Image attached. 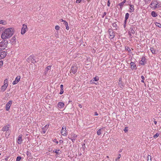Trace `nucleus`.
Segmentation results:
<instances>
[{
	"mask_svg": "<svg viewBox=\"0 0 161 161\" xmlns=\"http://www.w3.org/2000/svg\"><path fill=\"white\" fill-rule=\"evenodd\" d=\"M14 31L12 28H8L4 30L1 35V38L3 39L9 38L14 34Z\"/></svg>",
	"mask_w": 161,
	"mask_h": 161,
	"instance_id": "1",
	"label": "nucleus"
},
{
	"mask_svg": "<svg viewBox=\"0 0 161 161\" xmlns=\"http://www.w3.org/2000/svg\"><path fill=\"white\" fill-rule=\"evenodd\" d=\"M8 42L7 40H3L0 42V51L4 50L7 47Z\"/></svg>",
	"mask_w": 161,
	"mask_h": 161,
	"instance_id": "2",
	"label": "nucleus"
},
{
	"mask_svg": "<svg viewBox=\"0 0 161 161\" xmlns=\"http://www.w3.org/2000/svg\"><path fill=\"white\" fill-rule=\"evenodd\" d=\"M27 30L28 28L27 26L25 24H23L21 29V34L22 35H23Z\"/></svg>",
	"mask_w": 161,
	"mask_h": 161,
	"instance_id": "3",
	"label": "nucleus"
},
{
	"mask_svg": "<svg viewBox=\"0 0 161 161\" xmlns=\"http://www.w3.org/2000/svg\"><path fill=\"white\" fill-rule=\"evenodd\" d=\"M135 28V27L133 26H131L130 27V28L129 30V34L130 36V38H132V34H134L135 33V31L134 30V29Z\"/></svg>",
	"mask_w": 161,
	"mask_h": 161,
	"instance_id": "4",
	"label": "nucleus"
},
{
	"mask_svg": "<svg viewBox=\"0 0 161 161\" xmlns=\"http://www.w3.org/2000/svg\"><path fill=\"white\" fill-rule=\"evenodd\" d=\"M157 1L155 0L152 1L151 3L150 4V7L153 8V9H155L157 8Z\"/></svg>",
	"mask_w": 161,
	"mask_h": 161,
	"instance_id": "5",
	"label": "nucleus"
},
{
	"mask_svg": "<svg viewBox=\"0 0 161 161\" xmlns=\"http://www.w3.org/2000/svg\"><path fill=\"white\" fill-rule=\"evenodd\" d=\"M12 101L10 100L8 102L6 105L5 109L7 111H8L9 110L10 108L12 103Z\"/></svg>",
	"mask_w": 161,
	"mask_h": 161,
	"instance_id": "6",
	"label": "nucleus"
},
{
	"mask_svg": "<svg viewBox=\"0 0 161 161\" xmlns=\"http://www.w3.org/2000/svg\"><path fill=\"white\" fill-rule=\"evenodd\" d=\"M77 70V67L75 66H72L71 68L70 71L72 73L75 74L76 73Z\"/></svg>",
	"mask_w": 161,
	"mask_h": 161,
	"instance_id": "7",
	"label": "nucleus"
},
{
	"mask_svg": "<svg viewBox=\"0 0 161 161\" xmlns=\"http://www.w3.org/2000/svg\"><path fill=\"white\" fill-rule=\"evenodd\" d=\"M66 130L65 126H63L62 127V129L61 130V133L62 135L65 136L67 135L66 133Z\"/></svg>",
	"mask_w": 161,
	"mask_h": 161,
	"instance_id": "8",
	"label": "nucleus"
},
{
	"mask_svg": "<svg viewBox=\"0 0 161 161\" xmlns=\"http://www.w3.org/2000/svg\"><path fill=\"white\" fill-rule=\"evenodd\" d=\"M6 55V52L4 51L0 52V59L5 57Z\"/></svg>",
	"mask_w": 161,
	"mask_h": 161,
	"instance_id": "9",
	"label": "nucleus"
},
{
	"mask_svg": "<svg viewBox=\"0 0 161 161\" xmlns=\"http://www.w3.org/2000/svg\"><path fill=\"white\" fill-rule=\"evenodd\" d=\"M20 78V77L19 76H17L14 81L13 82V85H15L17 84L19 81Z\"/></svg>",
	"mask_w": 161,
	"mask_h": 161,
	"instance_id": "10",
	"label": "nucleus"
},
{
	"mask_svg": "<svg viewBox=\"0 0 161 161\" xmlns=\"http://www.w3.org/2000/svg\"><path fill=\"white\" fill-rule=\"evenodd\" d=\"M22 135H20L18 137V139H17V141H18L17 142H18V144H20L22 142Z\"/></svg>",
	"mask_w": 161,
	"mask_h": 161,
	"instance_id": "11",
	"label": "nucleus"
},
{
	"mask_svg": "<svg viewBox=\"0 0 161 161\" xmlns=\"http://www.w3.org/2000/svg\"><path fill=\"white\" fill-rule=\"evenodd\" d=\"M52 65H49L47 66L45 69V72L44 73V74L46 75L47 72L51 69Z\"/></svg>",
	"mask_w": 161,
	"mask_h": 161,
	"instance_id": "12",
	"label": "nucleus"
},
{
	"mask_svg": "<svg viewBox=\"0 0 161 161\" xmlns=\"http://www.w3.org/2000/svg\"><path fill=\"white\" fill-rule=\"evenodd\" d=\"M64 105V103L62 102H59L58 104V107L60 108H63Z\"/></svg>",
	"mask_w": 161,
	"mask_h": 161,
	"instance_id": "13",
	"label": "nucleus"
},
{
	"mask_svg": "<svg viewBox=\"0 0 161 161\" xmlns=\"http://www.w3.org/2000/svg\"><path fill=\"white\" fill-rule=\"evenodd\" d=\"M130 68L132 69H136V66L135 64L133 62H131L130 63Z\"/></svg>",
	"mask_w": 161,
	"mask_h": 161,
	"instance_id": "14",
	"label": "nucleus"
},
{
	"mask_svg": "<svg viewBox=\"0 0 161 161\" xmlns=\"http://www.w3.org/2000/svg\"><path fill=\"white\" fill-rule=\"evenodd\" d=\"M8 84H4L3 86H2L1 89L3 91V92H4L5 91L8 86Z\"/></svg>",
	"mask_w": 161,
	"mask_h": 161,
	"instance_id": "15",
	"label": "nucleus"
},
{
	"mask_svg": "<svg viewBox=\"0 0 161 161\" xmlns=\"http://www.w3.org/2000/svg\"><path fill=\"white\" fill-rule=\"evenodd\" d=\"M145 58L144 57H142V59L140 62V63L141 65H144L145 61Z\"/></svg>",
	"mask_w": 161,
	"mask_h": 161,
	"instance_id": "16",
	"label": "nucleus"
},
{
	"mask_svg": "<svg viewBox=\"0 0 161 161\" xmlns=\"http://www.w3.org/2000/svg\"><path fill=\"white\" fill-rule=\"evenodd\" d=\"M134 6L133 5H130V12H132L134 11Z\"/></svg>",
	"mask_w": 161,
	"mask_h": 161,
	"instance_id": "17",
	"label": "nucleus"
},
{
	"mask_svg": "<svg viewBox=\"0 0 161 161\" xmlns=\"http://www.w3.org/2000/svg\"><path fill=\"white\" fill-rule=\"evenodd\" d=\"M109 33L110 36L109 38H110L111 39L113 38L115 36L114 32H112V33Z\"/></svg>",
	"mask_w": 161,
	"mask_h": 161,
	"instance_id": "18",
	"label": "nucleus"
},
{
	"mask_svg": "<svg viewBox=\"0 0 161 161\" xmlns=\"http://www.w3.org/2000/svg\"><path fill=\"white\" fill-rule=\"evenodd\" d=\"M103 128H102L98 130L97 131V134L98 135H100L101 134V132Z\"/></svg>",
	"mask_w": 161,
	"mask_h": 161,
	"instance_id": "19",
	"label": "nucleus"
},
{
	"mask_svg": "<svg viewBox=\"0 0 161 161\" xmlns=\"http://www.w3.org/2000/svg\"><path fill=\"white\" fill-rule=\"evenodd\" d=\"M129 14L128 13H126L125 15V23L126 21V20H127L128 18L129 17Z\"/></svg>",
	"mask_w": 161,
	"mask_h": 161,
	"instance_id": "20",
	"label": "nucleus"
},
{
	"mask_svg": "<svg viewBox=\"0 0 161 161\" xmlns=\"http://www.w3.org/2000/svg\"><path fill=\"white\" fill-rule=\"evenodd\" d=\"M8 130V127L7 126H4L2 128V130L4 131Z\"/></svg>",
	"mask_w": 161,
	"mask_h": 161,
	"instance_id": "21",
	"label": "nucleus"
},
{
	"mask_svg": "<svg viewBox=\"0 0 161 161\" xmlns=\"http://www.w3.org/2000/svg\"><path fill=\"white\" fill-rule=\"evenodd\" d=\"M53 153H55L57 154H61V151L59 150H54L53 151Z\"/></svg>",
	"mask_w": 161,
	"mask_h": 161,
	"instance_id": "22",
	"label": "nucleus"
},
{
	"mask_svg": "<svg viewBox=\"0 0 161 161\" xmlns=\"http://www.w3.org/2000/svg\"><path fill=\"white\" fill-rule=\"evenodd\" d=\"M151 15L153 17H156L157 16V14L154 11H152L151 12Z\"/></svg>",
	"mask_w": 161,
	"mask_h": 161,
	"instance_id": "23",
	"label": "nucleus"
},
{
	"mask_svg": "<svg viewBox=\"0 0 161 161\" xmlns=\"http://www.w3.org/2000/svg\"><path fill=\"white\" fill-rule=\"evenodd\" d=\"M112 26L114 28V30H117V25L115 23H114L112 24Z\"/></svg>",
	"mask_w": 161,
	"mask_h": 161,
	"instance_id": "24",
	"label": "nucleus"
},
{
	"mask_svg": "<svg viewBox=\"0 0 161 161\" xmlns=\"http://www.w3.org/2000/svg\"><path fill=\"white\" fill-rule=\"evenodd\" d=\"M126 2V0H124L122 2L119 4V5L120 6H122L124 5V4Z\"/></svg>",
	"mask_w": 161,
	"mask_h": 161,
	"instance_id": "25",
	"label": "nucleus"
},
{
	"mask_svg": "<svg viewBox=\"0 0 161 161\" xmlns=\"http://www.w3.org/2000/svg\"><path fill=\"white\" fill-rule=\"evenodd\" d=\"M155 25L159 28H161V25L160 23L158 22H156Z\"/></svg>",
	"mask_w": 161,
	"mask_h": 161,
	"instance_id": "26",
	"label": "nucleus"
},
{
	"mask_svg": "<svg viewBox=\"0 0 161 161\" xmlns=\"http://www.w3.org/2000/svg\"><path fill=\"white\" fill-rule=\"evenodd\" d=\"M152 52V53L153 54H155V50L154 49L153 47H151L150 48Z\"/></svg>",
	"mask_w": 161,
	"mask_h": 161,
	"instance_id": "27",
	"label": "nucleus"
},
{
	"mask_svg": "<svg viewBox=\"0 0 161 161\" xmlns=\"http://www.w3.org/2000/svg\"><path fill=\"white\" fill-rule=\"evenodd\" d=\"M82 146L83 150L84 151L86 149L85 144L83 143V144H82Z\"/></svg>",
	"mask_w": 161,
	"mask_h": 161,
	"instance_id": "28",
	"label": "nucleus"
},
{
	"mask_svg": "<svg viewBox=\"0 0 161 161\" xmlns=\"http://www.w3.org/2000/svg\"><path fill=\"white\" fill-rule=\"evenodd\" d=\"M4 21L3 20H0V24H2L3 25H5L6 24V23L5 22H4Z\"/></svg>",
	"mask_w": 161,
	"mask_h": 161,
	"instance_id": "29",
	"label": "nucleus"
},
{
	"mask_svg": "<svg viewBox=\"0 0 161 161\" xmlns=\"http://www.w3.org/2000/svg\"><path fill=\"white\" fill-rule=\"evenodd\" d=\"M94 80L93 81H97L99 80V78L98 76H96L94 78Z\"/></svg>",
	"mask_w": 161,
	"mask_h": 161,
	"instance_id": "30",
	"label": "nucleus"
},
{
	"mask_svg": "<svg viewBox=\"0 0 161 161\" xmlns=\"http://www.w3.org/2000/svg\"><path fill=\"white\" fill-rule=\"evenodd\" d=\"M21 159V157L20 156H18L16 158V161H20Z\"/></svg>",
	"mask_w": 161,
	"mask_h": 161,
	"instance_id": "31",
	"label": "nucleus"
},
{
	"mask_svg": "<svg viewBox=\"0 0 161 161\" xmlns=\"http://www.w3.org/2000/svg\"><path fill=\"white\" fill-rule=\"evenodd\" d=\"M159 134L158 133H157L153 136V137L155 138H156L159 136Z\"/></svg>",
	"mask_w": 161,
	"mask_h": 161,
	"instance_id": "32",
	"label": "nucleus"
},
{
	"mask_svg": "<svg viewBox=\"0 0 161 161\" xmlns=\"http://www.w3.org/2000/svg\"><path fill=\"white\" fill-rule=\"evenodd\" d=\"M141 77L142 79V80H141V82H142L144 83V80H145V78H144V76L143 75H142L141 76Z\"/></svg>",
	"mask_w": 161,
	"mask_h": 161,
	"instance_id": "33",
	"label": "nucleus"
},
{
	"mask_svg": "<svg viewBox=\"0 0 161 161\" xmlns=\"http://www.w3.org/2000/svg\"><path fill=\"white\" fill-rule=\"evenodd\" d=\"M49 125H45L43 128V129H46L47 130V129L48 128Z\"/></svg>",
	"mask_w": 161,
	"mask_h": 161,
	"instance_id": "34",
	"label": "nucleus"
},
{
	"mask_svg": "<svg viewBox=\"0 0 161 161\" xmlns=\"http://www.w3.org/2000/svg\"><path fill=\"white\" fill-rule=\"evenodd\" d=\"M59 28H60V27L58 25H56L55 26V29L56 30H58L59 29Z\"/></svg>",
	"mask_w": 161,
	"mask_h": 161,
	"instance_id": "35",
	"label": "nucleus"
},
{
	"mask_svg": "<svg viewBox=\"0 0 161 161\" xmlns=\"http://www.w3.org/2000/svg\"><path fill=\"white\" fill-rule=\"evenodd\" d=\"M108 32L109 33L114 32L113 30L112 29H108Z\"/></svg>",
	"mask_w": 161,
	"mask_h": 161,
	"instance_id": "36",
	"label": "nucleus"
},
{
	"mask_svg": "<svg viewBox=\"0 0 161 161\" xmlns=\"http://www.w3.org/2000/svg\"><path fill=\"white\" fill-rule=\"evenodd\" d=\"M53 141L54 142H55L57 144H58V142L57 140V139H54L53 140Z\"/></svg>",
	"mask_w": 161,
	"mask_h": 161,
	"instance_id": "37",
	"label": "nucleus"
},
{
	"mask_svg": "<svg viewBox=\"0 0 161 161\" xmlns=\"http://www.w3.org/2000/svg\"><path fill=\"white\" fill-rule=\"evenodd\" d=\"M8 84V80L7 79L5 80L4 82V84Z\"/></svg>",
	"mask_w": 161,
	"mask_h": 161,
	"instance_id": "38",
	"label": "nucleus"
},
{
	"mask_svg": "<svg viewBox=\"0 0 161 161\" xmlns=\"http://www.w3.org/2000/svg\"><path fill=\"white\" fill-rule=\"evenodd\" d=\"M64 92V89H60V91L59 92L60 94H62Z\"/></svg>",
	"mask_w": 161,
	"mask_h": 161,
	"instance_id": "39",
	"label": "nucleus"
},
{
	"mask_svg": "<svg viewBox=\"0 0 161 161\" xmlns=\"http://www.w3.org/2000/svg\"><path fill=\"white\" fill-rule=\"evenodd\" d=\"M161 7V4H159V3L157 2V7Z\"/></svg>",
	"mask_w": 161,
	"mask_h": 161,
	"instance_id": "40",
	"label": "nucleus"
},
{
	"mask_svg": "<svg viewBox=\"0 0 161 161\" xmlns=\"http://www.w3.org/2000/svg\"><path fill=\"white\" fill-rule=\"evenodd\" d=\"M3 61L2 60L0 61V66L3 65Z\"/></svg>",
	"mask_w": 161,
	"mask_h": 161,
	"instance_id": "41",
	"label": "nucleus"
},
{
	"mask_svg": "<svg viewBox=\"0 0 161 161\" xmlns=\"http://www.w3.org/2000/svg\"><path fill=\"white\" fill-rule=\"evenodd\" d=\"M81 0H77L76 1V3H79L81 2Z\"/></svg>",
	"mask_w": 161,
	"mask_h": 161,
	"instance_id": "42",
	"label": "nucleus"
},
{
	"mask_svg": "<svg viewBox=\"0 0 161 161\" xmlns=\"http://www.w3.org/2000/svg\"><path fill=\"white\" fill-rule=\"evenodd\" d=\"M65 26L66 27V29L67 30H69V27L68 26V25H65Z\"/></svg>",
	"mask_w": 161,
	"mask_h": 161,
	"instance_id": "43",
	"label": "nucleus"
},
{
	"mask_svg": "<svg viewBox=\"0 0 161 161\" xmlns=\"http://www.w3.org/2000/svg\"><path fill=\"white\" fill-rule=\"evenodd\" d=\"M106 13L105 12L103 14V16H102V17L103 18L104 17V16L105 15H106Z\"/></svg>",
	"mask_w": 161,
	"mask_h": 161,
	"instance_id": "44",
	"label": "nucleus"
},
{
	"mask_svg": "<svg viewBox=\"0 0 161 161\" xmlns=\"http://www.w3.org/2000/svg\"><path fill=\"white\" fill-rule=\"evenodd\" d=\"M126 49L129 52L130 51V48L128 47H127L126 48Z\"/></svg>",
	"mask_w": 161,
	"mask_h": 161,
	"instance_id": "45",
	"label": "nucleus"
},
{
	"mask_svg": "<svg viewBox=\"0 0 161 161\" xmlns=\"http://www.w3.org/2000/svg\"><path fill=\"white\" fill-rule=\"evenodd\" d=\"M107 5H108V7H109L110 6V1L109 0L108 2Z\"/></svg>",
	"mask_w": 161,
	"mask_h": 161,
	"instance_id": "46",
	"label": "nucleus"
},
{
	"mask_svg": "<svg viewBox=\"0 0 161 161\" xmlns=\"http://www.w3.org/2000/svg\"><path fill=\"white\" fill-rule=\"evenodd\" d=\"M60 89H64L63 85L62 84L60 85Z\"/></svg>",
	"mask_w": 161,
	"mask_h": 161,
	"instance_id": "47",
	"label": "nucleus"
},
{
	"mask_svg": "<svg viewBox=\"0 0 161 161\" xmlns=\"http://www.w3.org/2000/svg\"><path fill=\"white\" fill-rule=\"evenodd\" d=\"M64 24L65 25H67L68 24V23L65 21H64Z\"/></svg>",
	"mask_w": 161,
	"mask_h": 161,
	"instance_id": "48",
	"label": "nucleus"
},
{
	"mask_svg": "<svg viewBox=\"0 0 161 161\" xmlns=\"http://www.w3.org/2000/svg\"><path fill=\"white\" fill-rule=\"evenodd\" d=\"M121 157V155L120 154H119L117 158L119 159Z\"/></svg>",
	"mask_w": 161,
	"mask_h": 161,
	"instance_id": "49",
	"label": "nucleus"
},
{
	"mask_svg": "<svg viewBox=\"0 0 161 161\" xmlns=\"http://www.w3.org/2000/svg\"><path fill=\"white\" fill-rule=\"evenodd\" d=\"M127 129V127H125V129L124 130L125 132H126L128 131Z\"/></svg>",
	"mask_w": 161,
	"mask_h": 161,
	"instance_id": "50",
	"label": "nucleus"
},
{
	"mask_svg": "<svg viewBox=\"0 0 161 161\" xmlns=\"http://www.w3.org/2000/svg\"><path fill=\"white\" fill-rule=\"evenodd\" d=\"M59 142L60 143H63V140H60L59 141Z\"/></svg>",
	"mask_w": 161,
	"mask_h": 161,
	"instance_id": "51",
	"label": "nucleus"
},
{
	"mask_svg": "<svg viewBox=\"0 0 161 161\" xmlns=\"http://www.w3.org/2000/svg\"><path fill=\"white\" fill-rule=\"evenodd\" d=\"M8 157H6L5 158V160H6V161H7L8 160Z\"/></svg>",
	"mask_w": 161,
	"mask_h": 161,
	"instance_id": "52",
	"label": "nucleus"
},
{
	"mask_svg": "<svg viewBox=\"0 0 161 161\" xmlns=\"http://www.w3.org/2000/svg\"><path fill=\"white\" fill-rule=\"evenodd\" d=\"M98 115V114L97 112H95V115L97 116Z\"/></svg>",
	"mask_w": 161,
	"mask_h": 161,
	"instance_id": "53",
	"label": "nucleus"
},
{
	"mask_svg": "<svg viewBox=\"0 0 161 161\" xmlns=\"http://www.w3.org/2000/svg\"><path fill=\"white\" fill-rule=\"evenodd\" d=\"M60 21H61V22H64V21H65V20H63V19H60Z\"/></svg>",
	"mask_w": 161,
	"mask_h": 161,
	"instance_id": "54",
	"label": "nucleus"
},
{
	"mask_svg": "<svg viewBox=\"0 0 161 161\" xmlns=\"http://www.w3.org/2000/svg\"><path fill=\"white\" fill-rule=\"evenodd\" d=\"M60 21H61V22H64V21H65V20H63V19H60Z\"/></svg>",
	"mask_w": 161,
	"mask_h": 161,
	"instance_id": "55",
	"label": "nucleus"
},
{
	"mask_svg": "<svg viewBox=\"0 0 161 161\" xmlns=\"http://www.w3.org/2000/svg\"><path fill=\"white\" fill-rule=\"evenodd\" d=\"M43 130H44L43 131V133H45L46 132V129H43Z\"/></svg>",
	"mask_w": 161,
	"mask_h": 161,
	"instance_id": "56",
	"label": "nucleus"
},
{
	"mask_svg": "<svg viewBox=\"0 0 161 161\" xmlns=\"http://www.w3.org/2000/svg\"><path fill=\"white\" fill-rule=\"evenodd\" d=\"M154 123L155 125H156L157 124V122L156 121H154Z\"/></svg>",
	"mask_w": 161,
	"mask_h": 161,
	"instance_id": "57",
	"label": "nucleus"
},
{
	"mask_svg": "<svg viewBox=\"0 0 161 161\" xmlns=\"http://www.w3.org/2000/svg\"><path fill=\"white\" fill-rule=\"evenodd\" d=\"M71 139L72 140L73 142H74V141L75 140V139Z\"/></svg>",
	"mask_w": 161,
	"mask_h": 161,
	"instance_id": "58",
	"label": "nucleus"
},
{
	"mask_svg": "<svg viewBox=\"0 0 161 161\" xmlns=\"http://www.w3.org/2000/svg\"><path fill=\"white\" fill-rule=\"evenodd\" d=\"M79 106L80 108H82V106L81 104H79Z\"/></svg>",
	"mask_w": 161,
	"mask_h": 161,
	"instance_id": "59",
	"label": "nucleus"
},
{
	"mask_svg": "<svg viewBox=\"0 0 161 161\" xmlns=\"http://www.w3.org/2000/svg\"><path fill=\"white\" fill-rule=\"evenodd\" d=\"M115 161H119L118 159L116 158L115 159Z\"/></svg>",
	"mask_w": 161,
	"mask_h": 161,
	"instance_id": "60",
	"label": "nucleus"
},
{
	"mask_svg": "<svg viewBox=\"0 0 161 161\" xmlns=\"http://www.w3.org/2000/svg\"><path fill=\"white\" fill-rule=\"evenodd\" d=\"M120 8L121 9V10L122 9V6H120Z\"/></svg>",
	"mask_w": 161,
	"mask_h": 161,
	"instance_id": "61",
	"label": "nucleus"
},
{
	"mask_svg": "<svg viewBox=\"0 0 161 161\" xmlns=\"http://www.w3.org/2000/svg\"><path fill=\"white\" fill-rule=\"evenodd\" d=\"M149 156H150V158H151V156H150V155H148V157H147V158H149Z\"/></svg>",
	"mask_w": 161,
	"mask_h": 161,
	"instance_id": "62",
	"label": "nucleus"
},
{
	"mask_svg": "<svg viewBox=\"0 0 161 161\" xmlns=\"http://www.w3.org/2000/svg\"><path fill=\"white\" fill-rule=\"evenodd\" d=\"M119 152H122V150H120L119 151Z\"/></svg>",
	"mask_w": 161,
	"mask_h": 161,
	"instance_id": "63",
	"label": "nucleus"
},
{
	"mask_svg": "<svg viewBox=\"0 0 161 161\" xmlns=\"http://www.w3.org/2000/svg\"><path fill=\"white\" fill-rule=\"evenodd\" d=\"M107 158H109V157H108V156H107Z\"/></svg>",
	"mask_w": 161,
	"mask_h": 161,
	"instance_id": "64",
	"label": "nucleus"
}]
</instances>
